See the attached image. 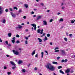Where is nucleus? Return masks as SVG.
<instances>
[{
    "mask_svg": "<svg viewBox=\"0 0 75 75\" xmlns=\"http://www.w3.org/2000/svg\"><path fill=\"white\" fill-rule=\"evenodd\" d=\"M45 67L47 69H48L50 71H54L55 69V68L50 63H48L47 64L45 65Z\"/></svg>",
    "mask_w": 75,
    "mask_h": 75,
    "instance_id": "obj_1",
    "label": "nucleus"
},
{
    "mask_svg": "<svg viewBox=\"0 0 75 75\" xmlns=\"http://www.w3.org/2000/svg\"><path fill=\"white\" fill-rule=\"evenodd\" d=\"M13 52L15 55H17L18 54H19V52H18L17 51H15L14 50H13Z\"/></svg>",
    "mask_w": 75,
    "mask_h": 75,
    "instance_id": "obj_2",
    "label": "nucleus"
},
{
    "mask_svg": "<svg viewBox=\"0 0 75 75\" xmlns=\"http://www.w3.org/2000/svg\"><path fill=\"white\" fill-rule=\"evenodd\" d=\"M11 14L13 17H14V18L16 17V15L15 14H14L13 13V12H11Z\"/></svg>",
    "mask_w": 75,
    "mask_h": 75,
    "instance_id": "obj_3",
    "label": "nucleus"
},
{
    "mask_svg": "<svg viewBox=\"0 0 75 75\" xmlns=\"http://www.w3.org/2000/svg\"><path fill=\"white\" fill-rule=\"evenodd\" d=\"M42 17V16H38V17L37 18H36L37 20V21H38V20H40V18H41Z\"/></svg>",
    "mask_w": 75,
    "mask_h": 75,
    "instance_id": "obj_4",
    "label": "nucleus"
},
{
    "mask_svg": "<svg viewBox=\"0 0 75 75\" xmlns=\"http://www.w3.org/2000/svg\"><path fill=\"white\" fill-rule=\"evenodd\" d=\"M10 62L11 64V65H13L14 66H15L16 65V64H15V63L14 62H13L10 61Z\"/></svg>",
    "mask_w": 75,
    "mask_h": 75,
    "instance_id": "obj_5",
    "label": "nucleus"
},
{
    "mask_svg": "<svg viewBox=\"0 0 75 75\" xmlns=\"http://www.w3.org/2000/svg\"><path fill=\"white\" fill-rule=\"evenodd\" d=\"M43 22L44 25H47V22H46L45 21H43Z\"/></svg>",
    "mask_w": 75,
    "mask_h": 75,
    "instance_id": "obj_6",
    "label": "nucleus"
},
{
    "mask_svg": "<svg viewBox=\"0 0 75 75\" xmlns=\"http://www.w3.org/2000/svg\"><path fill=\"white\" fill-rule=\"evenodd\" d=\"M23 61L21 60H20L18 62V64H21L22 63H23Z\"/></svg>",
    "mask_w": 75,
    "mask_h": 75,
    "instance_id": "obj_7",
    "label": "nucleus"
},
{
    "mask_svg": "<svg viewBox=\"0 0 75 75\" xmlns=\"http://www.w3.org/2000/svg\"><path fill=\"white\" fill-rule=\"evenodd\" d=\"M61 51L62 53V54H65V51L64 50H61Z\"/></svg>",
    "mask_w": 75,
    "mask_h": 75,
    "instance_id": "obj_8",
    "label": "nucleus"
},
{
    "mask_svg": "<svg viewBox=\"0 0 75 75\" xmlns=\"http://www.w3.org/2000/svg\"><path fill=\"white\" fill-rule=\"evenodd\" d=\"M70 71V70L69 69H68L66 70V73H69V72Z\"/></svg>",
    "mask_w": 75,
    "mask_h": 75,
    "instance_id": "obj_9",
    "label": "nucleus"
},
{
    "mask_svg": "<svg viewBox=\"0 0 75 75\" xmlns=\"http://www.w3.org/2000/svg\"><path fill=\"white\" fill-rule=\"evenodd\" d=\"M35 54V50H34L33 51V52L31 54L32 56H33V55H34Z\"/></svg>",
    "mask_w": 75,
    "mask_h": 75,
    "instance_id": "obj_10",
    "label": "nucleus"
},
{
    "mask_svg": "<svg viewBox=\"0 0 75 75\" xmlns=\"http://www.w3.org/2000/svg\"><path fill=\"white\" fill-rule=\"evenodd\" d=\"M31 25H32V26H33V27H36V26H37V25H35V23L32 24Z\"/></svg>",
    "mask_w": 75,
    "mask_h": 75,
    "instance_id": "obj_11",
    "label": "nucleus"
},
{
    "mask_svg": "<svg viewBox=\"0 0 75 75\" xmlns=\"http://www.w3.org/2000/svg\"><path fill=\"white\" fill-rule=\"evenodd\" d=\"M59 72L61 74H64V72L62 71V69H61L59 70Z\"/></svg>",
    "mask_w": 75,
    "mask_h": 75,
    "instance_id": "obj_12",
    "label": "nucleus"
},
{
    "mask_svg": "<svg viewBox=\"0 0 75 75\" xmlns=\"http://www.w3.org/2000/svg\"><path fill=\"white\" fill-rule=\"evenodd\" d=\"M24 6L26 8H28V6L26 4H25Z\"/></svg>",
    "mask_w": 75,
    "mask_h": 75,
    "instance_id": "obj_13",
    "label": "nucleus"
},
{
    "mask_svg": "<svg viewBox=\"0 0 75 75\" xmlns=\"http://www.w3.org/2000/svg\"><path fill=\"white\" fill-rule=\"evenodd\" d=\"M11 35H12L11 33H9L8 34V35L9 37H11Z\"/></svg>",
    "mask_w": 75,
    "mask_h": 75,
    "instance_id": "obj_14",
    "label": "nucleus"
},
{
    "mask_svg": "<svg viewBox=\"0 0 75 75\" xmlns=\"http://www.w3.org/2000/svg\"><path fill=\"white\" fill-rule=\"evenodd\" d=\"M38 40H39V42H42V39H40L39 38H38Z\"/></svg>",
    "mask_w": 75,
    "mask_h": 75,
    "instance_id": "obj_15",
    "label": "nucleus"
},
{
    "mask_svg": "<svg viewBox=\"0 0 75 75\" xmlns=\"http://www.w3.org/2000/svg\"><path fill=\"white\" fill-rule=\"evenodd\" d=\"M52 64H58V62H52Z\"/></svg>",
    "mask_w": 75,
    "mask_h": 75,
    "instance_id": "obj_16",
    "label": "nucleus"
},
{
    "mask_svg": "<svg viewBox=\"0 0 75 75\" xmlns=\"http://www.w3.org/2000/svg\"><path fill=\"white\" fill-rule=\"evenodd\" d=\"M66 62V59H65V60L64 59H62L61 61V62L62 63L63 62Z\"/></svg>",
    "mask_w": 75,
    "mask_h": 75,
    "instance_id": "obj_17",
    "label": "nucleus"
},
{
    "mask_svg": "<svg viewBox=\"0 0 75 75\" xmlns=\"http://www.w3.org/2000/svg\"><path fill=\"white\" fill-rule=\"evenodd\" d=\"M58 68L59 69H61V68H62V67L61 66H60L58 67Z\"/></svg>",
    "mask_w": 75,
    "mask_h": 75,
    "instance_id": "obj_18",
    "label": "nucleus"
},
{
    "mask_svg": "<svg viewBox=\"0 0 75 75\" xmlns=\"http://www.w3.org/2000/svg\"><path fill=\"white\" fill-rule=\"evenodd\" d=\"M59 21L60 22L64 21V19H63V18H61V19H60L59 20Z\"/></svg>",
    "mask_w": 75,
    "mask_h": 75,
    "instance_id": "obj_19",
    "label": "nucleus"
},
{
    "mask_svg": "<svg viewBox=\"0 0 75 75\" xmlns=\"http://www.w3.org/2000/svg\"><path fill=\"white\" fill-rule=\"evenodd\" d=\"M41 54H42V58H43V57H44V52H41Z\"/></svg>",
    "mask_w": 75,
    "mask_h": 75,
    "instance_id": "obj_20",
    "label": "nucleus"
},
{
    "mask_svg": "<svg viewBox=\"0 0 75 75\" xmlns=\"http://www.w3.org/2000/svg\"><path fill=\"white\" fill-rule=\"evenodd\" d=\"M45 40H48V38L46 36H45V39H44V41H45Z\"/></svg>",
    "mask_w": 75,
    "mask_h": 75,
    "instance_id": "obj_21",
    "label": "nucleus"
},
{
    "mask_svg": "<svg viewBox=\"0 0 75 75\" xmlns=\"http://www.w3.org/2000/svg\"><path fill=\"white\" fill-rule=\"evenodd\" d=\"M37 31L38 33H40L41 31V29H38V30H37Z\"/></svg>",
    "mask_w": 75,
    "mask_h": 75,
    "instance_id": "obj_22",
    "label": "nucleus"
},
{
    "mask_svg": "<svg viewBox=\"0 0 75 75\" xmlns=\"http://www.w3.org/2000/svg\"><path fill=\"white\" fill-rule=\"evenodd\" d=\"M44 31V30L42 29L41 30V32L40 33V34H42V33H43V31Z\"/></svg>",
    "mask_w": 75,
    "mask_h": 75,
    "instance_id": "obj_23",
    "label": "nucleus"
},
{
    "mask_svg": "<svg viewBox=\"0 0 75 75\" xmlns=\"http://www.w3.org/2000/svg\"><path fill=\"white\" fill-rule=\"evenodd\" d=\"M5 23H6V19H4L3 20V23L4 24Z\"/></svg>",
    "mask_w": 75,
    "mask_h": 75,
    "instance_id": "obj_24",
    "label": "nucleus"
},
{
    "mask_svg": "<svg viewBox=\"0 0 75 75\" xmlns=\"http://www.w3.org/2000/svg\"><path fill=\"white\" fill-rule=\"evenodd\" d=\"M18 11V13H21V12H22V10H21V9H20Z\"/></svg>",
    "mask_w": 75,
    "mask_h": 75,
    "instance_id": "obj_25",
    "label": "nucleus"
},
{
    "mask_svg": "<svg viewBox=\"0 0 75 75\" xmlns=\"http://www.w3.org/2000/svg\"><path fill=\"white\" fill-rule=\"evenodd\" d=\"M22 26H21L20 25H18V28L19 29L21 28H22Z\"/></svg>",
    "mask_w": 75,
    "mask_h": 75,
    "instance_id": "obj_26",
    "label": "nucleus"
},
{
    "mask_svg": "<svg viewBox=\"0 0 75 75\" xmlns=\"http://www.w3.org/2000/svg\"><path fill=\"white\" fill-rule=\"evenodd\" d=\"M13 8H14V9H15V10H18V8H17V7L16 6L14 7Z\"/></svg>",
    "mask_w": 75,
    "mask_h": 75,
    "instance_id": "obj_27",
    "label": "nucleus"
},
{
    "mask_svg": "<svg viewBox=\"0 0 75 75\" xmlns=\"http://www.w3.org/2000/svg\"><path fill=\"white\" fill-rule=\"evenodd\" d=\"M22 71L23 72H25V69H23L22 70Z\"/></svg>",
    "mask_w": 75,
    "mask_h": 75,
    "instance_id": "obj_28",
    "label": "nucleus"
},
{
    "mask_svg": "<svg viewBox=\"0 0 75 75\" xmlns=\"http://www.w3.org/2000/svg\"><path fill=\"white\" fill-rule=\"evenodd\" d=\"M45 33H44L43 35H41L40 36L41 37H44V36H45Z\"/></svg>",
    "mask_w": 75,
    "mask_h": 75,
    "instance_id": "obj_29",
    "label": "nucleus"
},
{
    "mask_svg": "<svg viewBox=\"0 0 75 75\" xmlns=\"http://www.w3.org/2000/svg\"><path fill=\"white\" fill-rule=\"evenodd\" d=\"M11 41L13 44H14V42H15V40H12Z\"/></svg>",
    "mask_w": 75,
    "mask_h": 75,
    "instance_id": "obj_30",
    "label": "nucleus"
},
{
    "mask_svg": "<svg viewBox=\"0 0 75 75\" xmlns=\"http://www.w3.org/2000/svg\"><path fill=\"white\" fill-rule=\"evenodd\" d=\"M11 74V72H8L7 73V74L8 75H10V74Z\"/></svg>",
    "mask_w": 75,
    "mask_h": 75,
    "instance_id": "obj_31",
    "label": "nucleus"
},
{
    "mask_svg": "<svg viewBox=\"0 0 75 75\" xmlns=\"http://www.w3.org/2000/svg\"><path fill=\"white\" fill-rule=\"evenodd\" d=\"M16 37H17L18 38H19V37H20V35H16Z\"/></svg>",
    "mask_w": 75,
    "mask_h": 75,
    "instance_id": "obj_32",
    "label": "nucleus"
},
{
    "mask_svg": "<svg viewBox=\"0 0 75 75\" xmlns=\"http://www.w3.org/2000/svg\"><path fill=\"white\" fill-rule=\"evenodd\" d=\"M3 10H0V14H2V12H3Z\"/></svg>",
    "mask_w": 75,
    "mask_h": 75,
    "instance_id": "obj_33",
    "label": "nucleus"
},
{
    "mask_svg": "<svg viewBox=\"0 0 75 75\" xmlns=\"http://www.w3.org/2000/svg\"><path fill=\"white\" fill-rule=\"evenodd\" d=\"M47 37H50V34H47Z\"/></svg>",
    "mask_w": 75,
    "mask_h": 75,
    "instance_id": "obj_34",
    "label": "nucleus"
},
{
    "mask_svg": "<svg viewBox=\"0 0 75 75\" xmlns=\"http://www.w3.org/2000/svg\"><path fill=\"white\" fill-rule=\"evenodd\" d=\"M53 21V19H50V23H51V22H52V21Z\"/></svg>",
    "mask_w": 75,
    "mask_h": 75,
    "instance_id": "obj_35",
    "label": "nucleus"
},
{
    "mask_svg": "<svg viewBox=\"0 0 75 75\" xmlns=\"http://www.w3.org/2000/svg\"><path fill=\"white\" fill-rule=\"evenodd\" d=\"M59 50H55V52H59Z\"/></svg>",
    "mask_w": 75,
    "mask_h": 75,
    "instance_id": "obj_36",
    "label": "nucleus"
},
{
    "mask_svg": "<svg viewBox=\"0 0 75 75\" xmlns=\"http://www.w3.org/2000/svg\"><path fill=\"white\" fill-rule=\"evenodd\" d=\"M15 68H16V66H15L14 67H12V69H15Z\"/></svg>",
    "mask_w": 75,
    "mask_h": 75,
    "instance_id": "obj_37",
    "label": "nucleus"
},
{
    "mask_svg": "<svg viewBox=\"0 0 75 75\" xmlns=\"http://www.w3.org/2000/svg\"><path fill=\"white\" fill-rule=\"evenodd\" d=\"M25 42L26 44H28V42H27V40H25Z\"/></svg>",
    "mask_w": 75,
    "mask_h": 75,
    "instance_id": "obj_38",
    "label": "nucleus"
},
{
    "mask_svg": "<svg viewBox=\"0 0 75 75\" xmlns=\"http://www.w3.org/2000/svg\"><path fill=\"white\" fill-rule=\"evenodd\" d=\"M16 43H17V44H19V43H20V41L18 40H17L16 42Z\"/></svg>",
    "mask_w": 75,
    "mask_h": 75,
    "instance_id": "obj_39",
    "label": "nucleus"
},
{
    "mask_svg": "<svg viewBox=\"0 0 75 75\" xmlns=\"http://www.w3.org/2000/svg\"><path fill=\"white\" fill-rule=\"evenodd\" d=\"M59 49L58 47H56L55 48L54 50H58Z\"/></svg>",
    "mask_w": 75,
    "mask_h": 75,
    "instance_id": "obj_40",
    "label": "nucleus"
},
{
    "mask_svg": "<svg viewBox=\"0 0 75 75\" xmlns=\"http://www.w3.org/2000/svg\"><path fill=\"white\" fill-rule=\"evenodd\" d=\"M71 23L72 24H73V23H74V21H73V20H71Z\"/></svg>",
    "mask_w": 75,
    "mask_h": 75,
    "instance_id": "obj_41",
    "label": "nucleus"
},
{
    "mask_svg": "<svg viewBox=\"0 0 75 75\" xmlns=\"http://www.w3.org/2000/svg\"><path fill=\"white\" fill-rule=\"evenodd\" d=\"M8 10L7 9H6L5 10V11L6 12V13H7V12H8Z\"/></svg>",
    "mask_w": 75,
    "mask_h": 75,
    "instance_id": "obj_42",
    "label": "nucleus"
},
{
    "mask_svg": "<svg viewBox=\"0 0 75 75\" xmlns=\"http://www.w3.org/2000/svg\"><path fill=\"white\" fill-rule=\"evenodd\" d=\"M26 17H27L26 16H24L23 17V18H24V19H25V18H26Z\"/></svg>",
    "mask_w": 75,
    "mask_h": 75,
    "instance_id": "obj_43",
    "label": "nucleus"
},
{
    "mask_svg": "<svg viewBox=\"0 0 75 75\" xmlns=\"http://www.w3.org/2000/svg\"><path fill=\"white\" fill-rule=\"evenodd\" d=\"M4 68L5 69H7V67H6V66H4Z\"/></svg>",
    "mask_w": 75,
    "mask_h": 75,
    "instance_id": "obj_44",
    "label": "nucleus"
},
{
    "mask_svg": "<svg viewBox=\"0 0 75 75\" xmlns=\"http://www.w3.org/2000/svg\"><path fill=\"white\" fill-rule=\"evenodd\" d=\"M40 5H41V6H44V4L43 3H41Z\"/></svg>",
    "mask_w": 75,
    "mask_h": 75,
    "instance_id": "obj_45",
    "label": "nucleus"
},
{
    "mask_svg": "<svg viewBox=\"0 0 75 75\" xmlns=\"http://www.w3.org/2000/svg\"><path fill=\"white\" fill-rule=\"evenodd\" d=\"M34 27V30H36L37 29V27Z\"/></svg>",
    "mask_w": 75,
    "mask_h": 75,
    "instance_id": "obj_46",
    "label": "nucleus"
},
{
    "mask_svg": "<svg viewBox=\"0 0 75 75\" xmlns=\"http://www.w3.org/2000/svg\"><path fill=\"white\" fill-rule=\"evenodd\" d=\"M12 39V40H16V38H15V37H14Z\"/></svg>",
    "mask_w": 75,
    "mask_h": 75,
    "instance_id": "obj_47",
    "label": "nucleus"
},
{
    "mask_svg": "<svg viewBox=\"0 0 75 75\" xmlns=\"http://www.w3.org/2000/svg\"><path fill=\"white\" fill-rule=\"evenodd\" d=\"M45 52H46V53L47 55H48V52H47V51H45Z\"/></svg>",
    "mask_w": 75,
    "mask_h": 75,
    "instance_id": "obj_48",
    "label": "nucleus"
},
{
    "mask_svg": "<svg viewBox=\"0 0 75 75\" xmlns=\"http://www.w3.org/2000/svg\"><path fill=\"white\" fill-rule=\"evenodd\" d=\"M9 10H10V11H13V9H12L11 8H10Z\"/></svg>",
    "mask_w": 75,
    "mask_h": 75,
    "instance_id": "obj_49",
    "label": "nucleus"
},
{
    "mask_svg": "<svg viewBox=\"0 0 75 75\" xmlns=\"http://www.w3.org/2000/svg\"><path fill=\"white\" fill-rule=\"evenodd\" d=\"M35 57H36L37 58H38V54H37L35 55Z\"/></svg>",
    "mask_w": 75,
    "mask_h": 75,
    "instance_id": "obj_50",
    "label": "nucleus"
},
{
    "mask_svg": "<svg viewBox=\"0 0 75 75\" xmlns=\"http://www.w3.org/2000/svg\"><path fill=\"white\" fill-rule=\"evenodd\" d=\"M3 42V41L2 40H1V38H0V42Z\"/></svg>",
    "mask_w": 75,
    "mask_h": 75,
    "instance_id": "obj_51",
    "label": "nucleus"
},
{
    "mask_svg": "<svg viewBox=\"0 0 75 75\" xmlns=\"http://www.w3.org/2000/svg\"><path fill=\"white\" fill-rule=\"evenodd\" d=\"M34 70L35 71H37V67H35L34 69Z\"/></svg>",
    "mask_w": 75,
    "mask_h": 75,
    "instance_id": "obj_52",
    "label": "nucleus"
},
{
    "mask_svg": "<svg viewBox=\"0 0 75 75\" xmlns=\"http://www.w3.org/2000/svg\"><path fill=\"white\" fill-rule=\"evenodd\" d=\"M25 39H26V40H28V37H25Z\"/></svg>",
    "mask_w": 75,
    "mask_h": 75,
    "instance_id": "obj_53",
    "label": "nucleus"
},
{
    "mask_svg": "<svg viewBox=\"0 0 75 75\" xmlns=\"http://www.w3.org/2000/svg\"><path fill=\"white\" fill-rule=\"evenodd\" d=\"M6 44H7V45H8V41H6L5 42Z\"/></svg>",
    "mask_w": 75,
    "mask_h": 75,
    "instance_id": "obj_54",
    "label": "nucleus"
},
{
    "mask_svg": "<svg viewBox=\"0 0 75 75\" xmlns=\"http://www.w3.org/2000/svg\"><path fill=\"white\" fill-rule=\"evenodd\" d=\"M69 36V37H72V34H70Z\"/></svg>",
    "mask_w": 75,
    "mask_h": 75,
    "instance_id": "obj_55",
    "label": "nucleus"
},
{
    "mask_svg": "<svg viewBox=\"0 0 75 75\" xmlns=\"http://www.w3.org/2000/svg\"><path fill=\"white\" fill-rule=\"evenodd\" d=\"M50 44L51 45H52V42H50Z\"/></svg>",
    "mask_w": 75,
    "mask_h": 75,
    "instance_id": "obj_56",
    "label": "nucleus"
},
{
    "mask_svg": "<svg viewBox=\"0 0 75 75\" xmlns=\"http://www.w3.org/2000/svg\"><path fill=\"white\" fill-rule=\"evenodd\" d=\"M60 14H61V13H57V14L58 16H59V15Z\"/></svg>",
    "mask_w": 75,
    "mask_h": 75,
    "instance_id": "obj_57",
    "label": "nucleus"
},
{
    "mask_svg": "<svg viewBox=\"0 0 75 75\" xmlns=\"http://www.w3.org/2000/svg\"><path fill=\"white\" fill-rule=\"evenodd\" d=\"M31 14H34V12L33 11H32L31 13Z\"/></svg>",
    "mask_w": 75,
    "mask_h": 75,
    "instance_id": "obj_58",
    "label": "nucleus"
},
{
    "mask_svg": "<svg viewBox=\"0 0 75 75\" xmlns=\"http://www.w3.org/2000/svg\"><path fill=\"white\" fill-rule=\"evenodd\" d=\"M8 47H10L11 46V44H8Z\"/></svg>",
    "mask_w": 75,
    "mask_h": 75,
    "instance_id": "obj_59",
    "label": "nucleus"
},
{
    "mask_svg": "<svg viewBox=\"0 0 75 75\" xmlns=\"http://www.w3.org/2000/svg\"><path fill=\"white\" fill-rule=\"evenodd\" d=\"M65 8V7H62V10H64V8Z\"/></svg>",
    "mask_w": 75,
    "mask_h": 75,
    "instance_id": "obj_60",
    "label": "nucleus"
},
{
    "mask_svg": "<svg viewBox=\"0 0 75 75\" xmlns=\"http://www.w3.org/2000/svg\"><path fill=\"white\" fill-rule=\"evenodd\" d=\"M59 58H60V57H57V59H59Z\"/></svg>",
    "mask_w": 75,
    "mask_h": 75,
    "instance_id": "obj_61",
    "label": "nucleus"
},
{
    "mask_svg": "<svg viewBox=\"0 0 75 75\" xmlns=\"http://www.w3.org/2000/svg\"><path fill=\"white\" fill-rule=\"evenodd\" d=\"M66 34L67 35V36H69V35H68V33H67Z\"/></svg>",
    "mask_w": 75,
    "mask_h": 75,
    "instance_id": "obj_62",
    "label": "nucleus"
},
{
    "mask_svg": "<svg viewBox=\"0 0 75 75\" xmlns=\"http://www.w3.org/2000/svg\"><path fill=\"white\" fill-rule=\"evenodd\" d=\"M6 57H9V55L8 54L6 55Z\"/></svg>",
    "mask_w": 75,
    "mask_h": 75,
    "instance_id": "obj_63",
    "label": "nucleus"
},
{
    "mask_svg": "<svg viewBox=\"0 0 75 75\" xmlns=\"http://www.w3.org/2000/svg\"><path fill=\"white\" fill-rule=\"evenodd\" d=\"M53 75H56V74L54 72L53 73Z\"/></svg>",
    "mask_w": 75,
    "mask_h": 75,
    "instance_id": "obj_64",
    "label": "nucleus"
}]
</instances>
